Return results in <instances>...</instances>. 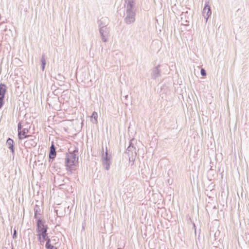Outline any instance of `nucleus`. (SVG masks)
I'll return each instance as SVG.
<instances>
[{
	"label": "nucleus",
	"instance_id": "nucleus-3",
	"mask_svg": "<svg viewBox=\"0 0 249 249\" xmlns=\"http://www.w3.org/2000/svg\"><path fill=\"white\" fill-rule=\"evenodd\" d=\"M48 229V226L45 224V222H42L40 218H38L36 222V235H40L41 234L45 233L47 232Z\"/></svg>",
	"mask_w": 249,
	"mask_h": 249
},
{
	"label": "nucleus",
	"instance_id": "nucleus-6",
	"mask_svg": "<svg viewBox=\"0 0 249 249\" xmlns=\"http://www.w3.org/2000/svg\"><path fill=\"white\" fill-rule=\"evenodd\" d=\"M102 157L103 160L102 163L104 167L107 170H108L110 168L111 162L110 160V157L108 156L107 149V147L106 148V152L105 154L103 153Z\"/></svg>",
	"mask_w": 249,
	"mask_h": 249
},
{
	"label": "nucleus",
	"instance_id": "nucleus-15",
	"mask_svg": "<svg viewBox=\"0 0 249 249\" xmlns=\"http://www.w3.org/2000/svg\"><path fill=\"white\" fill-rule=\"evenodd\" d=\"M21 124L20 123H19L18 125V137L19 140L22 139L21 137Z\"/></svg>",
	"mask_w": 249,
	"mask_h": 249
},
{
	"label": "nucleus",
	"instance_id": "nucleus-26",
	"mask_svg": "<svg viewBox=\"0 0 249 249\" xmlns=\"http://www.w3.org/2000/svg\"><path fill=\"white\" fill-rule=\"evenodd\" d=\"M116 55H118L119 56L121 55L122 54L120 52H114Z\"/></svg>",
	"mask_w": 249,
	"mask_h": 249
},
{
	"label": "nucleus",
	"instance_id": "nucleus-9",
	"mask_svg": "<svg viewBox=\"0 0 249 249\" xmlns=\"http://www.w3.org/2000/svg\"><path fill=\"white\" fill-rule=\"evenodd\" d=\"M212 14L210 6L208 4V2L205 4V5L202 11V16L206 19V21L207 22L208 18L211 16Z\"/></svg>",
	"mask_w": 249,
	"mask_h": 249
},
{
	"label": "nucleus",
	"instance_id": "nucleus-5",
	"mask_svg": "<svg viewBox=\"0 0 249 249\" xmlns=\"http://www.w3.org/2000/svg\"><path fill=\"white\" fill-rule=\"evenodd\" d=\"M27 140L24 143V146L27 148H31L32 147H35L37 142V140L34 136H30L27 137Z\"/></svg>",
	"mask_w": 249,
	"mask_h": 249
},
{
	"label": "nucleus",
	"instance_id": "nucleus-16",
	"mask_svg": "<svg viewBox=\"0 0 249 249\" xmlns=\"http://www.w3.org/2000/svg\"><path fill=\"white\" fill-rule=\"evenodd\" d=\"M92 118L93 119L92 121V123L94 124H96L97 123V118H98V114L96 112L94 111L91 116Z\"/></svg>",
	"mask_w": 249,
	"mask_h": 249
},
{
	"label": "nucleus",
	"instance_id": "nucleus-27",
	"mask_svg": "<svg viewBox=\"0 0 249 249\" xmlns=\"http://www.w3.org/2000/svg\"><path fill=\"white\" fill-rule=\"evenodd\" d=\"M128 97V95L125 96V98H126Z\"/></svg>",
	"mask_w": 249,
	"mask_h": 249
},
{
	"label": "nucleus",
	"instance_id": "nucleus-19",
	"mask_svg": "<svg viewBox=\"0 0 249 249\" xmlns=\"http://www.w3.org/2000/svg\"><path fill=\"white\" fill-rule=\"evenodd\" d=\"M37 236V240L39 242L40 244L43 245L44 243V240H43L40 235H36Z\"/></svg>",
	"mask_w": 249,
	"mask_h": 249
},
{
	"label": "nucleus",
	"instance_id": "nucleus-22",
	"mask_svg": "<svg viewBox=\"0 0 249 249\" xmlns=\"http://www.w3.org/2000/svg\"><path fill=\"white\" fill-rule=\"evenodd\" d=\"M201 75L203 76L206 75V71L204 69H201L200 70Z\"/></svg>",
	"mask_w": 249,
	"mask_h": 249
},
{
	"label": "nucleus",
	"instance_id": "nucleus-21",
	"mask_svg": "<svg viewBox=\"0 0 249 249\" xmlns=\"http://www.w3.org/2000/svg\"><path fill=\"white\" fill-rule=\"evenodd\" d=\"M45 240L46 241L45 247L50 246V244H51L50 238L48 237Z\"/></svg>",
	"mask_w": 249,
	"mask_h": 249
},
{
	"label": "nucleus",
	"instance_id": "nucleus-17",
	"mask_svg": "<svg viewBox=\"0 0 249 249\" xmlns=\"http://www.w3.org/2000/svg\"><path fill=\"white\" fill-rule=\"evenodd\" d=\"M41 65H42V71H44L45 69V66L46 65V60L44 58V56H43L41 59Z\"/></svg>",
	"mask_w": 249,
	"mask_h": 249
},
{
	"label": "nucleus",
	"instance_id": "nucleus-8",
	"mask_svg": "<svg viewBox=\"0 0 249 249\" xmlns=\"http://www.w3.org/2000/svg\"><path fill=\"white\" fill-rule=\"evenodd\" d=\"M6 90V85L1 83L0 84V108L2 107L4 103V99Z\"/></svg>",
	"mask_w": 249,
	"mask_h": 249
},
{
	"label": "nucleus",
	"instance_id": "nucleus-28",
	"mask_svg": "<svg viewBox=\"0 0 249 249\" xmlns=\"http://www.w3.org/2000/svg\"><path fill=\"white\" fill-rule=\"evenodd\" d=\"M117 249H121V248H118Z\"/></svg>",
	"mask_w": 249,
	"mask_h": 249
},
{
	"label": "nucleus",
	"instance_id": "nucleus-10",
	"mask_svg": "<svg viewBox=\"0 0 249 249\" xmlns=\"http://www.w3.org/2000/svg\"><path fill=\"white\" fill-rule=\"evenodd\" d=\"M109 23V20L107 18H102L98 21L99 28H107Z\"/></svg>",
	"mask_w": 249,
	"mask_h": 249
},
{
	"label": "nucleus",
	"instance_id": "nucleus-1",
	"mask_svg": "<svg viewBox=\"0 0 249 249\" xmlns=\"http://www.w3.org/2000/svg\"><path fill=\"white\" fill-rule=\"evenodd\" d=\"M124 22L131 24L135 21L136 8L134 0H124Z\"/></svg>",
	"mask_w": 249,
	"mask_h": 249
},
{
	"label": "nucleus",
	"instance_id": "nucleus-12",
	"mask_svg": "<svg viewBox=\"0 0 249 249\" xmlns=\"http://www.w3.org/2000/svg\"><path fill=\"white\" fill-rule=\"evenodd\" d=\"M159 66H158L153 69L151 73V77L153 79H156L157 78L160 76V70H159Z\"/></svg>",
	"mask_w": 249,
	"mask_h": 249
},
{
	"label": "nucleus",
	"instance_id": "nucleus-18",
	"mask_svg": "<svg viewBox=\"0 0 249 249\" xmlns=\"http://www.w3.org/2000/svg\"><path fill=\"white\" fill-rule=\"evenodd\" d=\"M56 156V151L50 150L49 154V158L50 159H54Z\"/></svg>",
	"mask_w": 249,
	"mask_h": 249
},
{
	"label": "nucleus",
	"instance_id": "nucleus-4",
	"mask_svg": "<svg viewBox=\"0 0 249 249\" xmlns=\"http://www.w3.org/2000/svg\"><path fill=\"white\" fill-rule=\"evenodd\" d=\"M135 141L134 139L131 140L129 145L126 150V152L130 156L129 159L130 158L133 159L137 155V149L134 143Z\"/></svg>",
	"mask_w": 249,
	"mask_h": 249
},
{
	"label": "nucleus",
	"instance_id": "nucleus-25",
	"mask_svg": "<svg viewBox=\"0 0 249 249\" xmlns=\"http://www.w3.org/2000/svg\"><path fill=\"white\" fill-rule=\"evenodd\" d=\"M16 234H17V231L16 230H14L13 235V238H16Z\"/></svg>",
	"mask_w": 249,
	"mask_h": 249
},
{
	"label": "nucleus",
	"instance_id": "nucleus-2",
	"mask_svg": "<svg viewBox=\"0 0 249 249\" xmlns=\"http://www.w3.org/2000/svg\"><path fill=\"white\" fill-rule=\"evenodd\" d=\"M77 151H76V152ZM76 151L74 152H69L67 154L65 159V164L67 170L71 173L74 170L75 164L78 161V157L75 154Z\"/></svg>",
	"mask_w": 249,
	"mask_h": 249
},
{
	"label": "nucleus",
	"instance_id": "nucleus-11",
	"mask_svg": "<svg viewBox=\"0 0 249 249\" xmlns=\"http://www.w3.org/2000/svg\"><path fill=\"white\" fill-rule=\"evenodd\" d=\"M6 145H7L8 148L11 150L13 155H14L15 148L14 141L11 138H8L6 141Z\"/></svg>",
	"mask_w": 249,
	"mask_h": 249
},
{
	"label": "nucleus",
	"instance_id": "nucleus-20",
	"mask_svg": "<svg viewBox=\"0 0 249 249\" xmlns=\"http://www.w3.org/2000/svg\"><path fill=\"white\" fill-rule=\"evenodd\" d=\"M40 236L44 240H45L49 237L48 236V234L47 232H46L45 233H43V234H40Z\"/></svg>",
	"mask_w": 249,
	"mask_h": 249
},
{
	"label": "nucleus",
	"instance_id": "nucleus-13",
	"mask_svg": "<svg viewBox=\"0 0 249 249\" xmlns=\"http://www.w3.org/2000/svg\"><path fill=\"white\" fill-rule=\"evenodd\" d=\"M40 208L39 207L36 205V207L34 208V212H35V217L36 219L37 220H38V218H40L38 216V215H40Z\"/></svg>",
	"mask_w": 249,
	"mask_h": 249
},
{
	"label": "nucleus",
	"instance_id": "nucleus-24",
	"mask_svg": "<svg viewBox=\"0 0 249 249\" xmlns=\"http://www.w3.org/2000/svg\"><path fill=\"white\" fill-rule=\"evenodd\" d=\"M50 150L55 151V148L53 144L50 147Z\"/></svg>",
	"mask_w": 249,
	"mask_h": 249
},
{
	"label": "nucleus",
	"instance_id": "nucleus-14",
	"mask_svg": "<svg viewBox=\"0 0 249 249\" xmlns=\"http://www.w3.org/2000/svg\"><path fill=\"white\" fill-rule=\"evenodd\" d=\"M29 132V130L27 128H23L21 130V137H22V139L23 138H26L30 136V135H27L26 134H27Z\"/></svg>",
	"mask_w": 249,
	"mask_h": 249
},
{
	"label": "nucleus",
	"instance_id": "nucleus-7",
	"mask_svg": "<svg viewBox=\"0 0 249 249\" xmlns=\"http://www.w3.org/2000/svg\"><path fill=\"white\" fill-rule=\"evenodd\" d=\"M99 32L103 42H106L107 41L109 36L110 30L108 27L104 28L102 27L99 28Z\"/></svg>",
	"mask_w": 249,
	"mask_h": 249
},
{
	"label": "nucleus",
	"instance_id": "nucleus-23",
	"mask_svg": "<svg viewBox=\"0 0 249 249\" xmlns=\"http://www.w3.org/2000/svg\"><path fill=\"white\" fill-rule=\"evenodd\" d=\"M46 249H57V248L53 246L50 244V246H46Z\"/></svg>",
	"mask_w": 249,
	"mask_h": 249
}]
</instances>
